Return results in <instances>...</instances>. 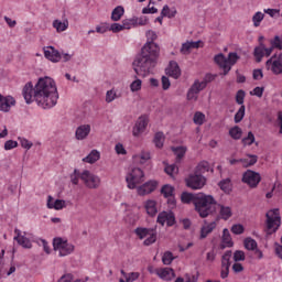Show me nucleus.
Returning a JSON list of instances; mask_svg holds the SVG:
<instances>
[{
  "label": "nucleus",
  "instance_id": "f704fd0d",
  "mask_svg": "<svg viewBox=\"0 0 282 282\" xmlns=\"http://www.w3.org/2000/svg\"><path fill=\"white\" fill-rule=\"evenodd\" d=\"M133 162L135 164H145V162H149L151 160V152L149 151H142L140 154H134L132 156Z\"/></svg>",
  "mask_w": 282,
  "mask_h": 282
},
{
  "label": "nucleus",
  "instance_id": "f257e3e1",
  "mask_svg": "<svg viewBox=\"0 0 282 282\" xmlns=\"http://www.w3.org/2000/svg\"><path fill=\"white\" fill-rule=\"evenodd\" d=\"M22 95L26 105L36 102L42 109H52L58 102L56 82L47 76L40 77L35 85L28 82L22 89Z\"/></svg>",
  "mask_w": 282,
  "mask_h": 282
},
{
  "label": "nucleus",
  "instance_id": "4be33fe9",
  "mask_svg": "<svg viewBox=\"0 0 282 282\" xmlns=\"http://www.w3.org/2000/svg\"><path fill=\"white\" fill-rule=\"evenodd\" d=\"M17 105V100L12 96H6L3 97L0 95V111L3 113H8L12 107Z\"/></svg>",
  "mask_w": 282,
  "mask_h": 282
},
{
  "label": "nucleus",
  "instance_id": "37998d69",
  "mask_svg": "<svg viewBox=\"0 0 282 282\" xmlns=\"http://www.w3.org/2000/svg\"><path fill=\"white\" fill-rule=\"evenodd\" d=\"M121 274L126 279L127 282H133V281H138V279H140L139 272L127 273V272H124V270H121Z\"/></svg>",
  "mask_w": 282,
  "mask_h": 282
},
{
  "label": "nucleus",
  "instance_id": "13d9d810",
  "mask_svg": "<svg viewBox=\"0 0 282 282\" xmlns=\"http://www.w3.org/2000/svg\"><path fill=\"white\" fill-rule=\"evenodd\" d=\"M172 151L174 152V155H176L177 160H182V158L186 155V148L184 147L173 148Z\"/></svg>",
  "mask_w": 282,
  "mask_h": 282
},
{
  "label": "nucleus",
  "instance_id": "f03ea898",
  "mask_svg": "<svg viewBox=\"0 0 282 282\" xmlns=\"http://www.w3.org/2000/svg\"><path fill=\"white\" fill-rule=\"evenodd\" d=\"M160 59V45L158 43L145 42L141 48V54L133 61V70L137 76H149L153 73Z\"/></svg>",
  "mask_w": 282,
  "mask_h": 282
},
{
  "label": "nucleus",
  "instance_id": "09e8293b",
  "mask_svg": "<svg viewBox=\"0 0 282 282\" xmlns=\"http://www.w3.org/2000/svg\"><path fill=\"white\" fill-rule=\"evenodd\" d=\"M265 14H263L261 11H258L252 17V22L254 28H259L261 25V21H263Z\"/></svg>",
  "mask_w": 282,
  "mask_h": 282
},
{
  "label": "nucleus",
  "instance_id": "2f4dec72",
  "mask_svg": "<svg viewBox=\"0 0 282 282\" xmlns=\"http://www.w3.org/2000/svg\"><path fill=\"white\" fill-rule=\"evenodd\" d=\"M259 161V156L256 154H247L245 158L239 159L240 164H242L243 169H248L249 166H254V164Z\"/></svg>",
  "mask_w": 282,
  "mask_h": 282
},
{
  "label": "nucleus",
  "instance_id": "bb28decb",
  "mask_svg": "<svg viewBox=\"0 0 282 282\" xmlns=\"http://www.w3.org/2000/svg\"><path fill=\"white\" fill-rule=\"evenodd\" d=\"M232 246H235V242L232 241V236H230V230H228V228L223 229L220 243L221 250H225V248H232Z\"/></svg>",
  "mask_w": 282,
  "mask_h": 282
},
{
  "label": "nucleus",
  "instance_id": "39448f33",
  "mask_svg": "<svg viewBox=\"0 0 282 282\" xmlns=\"http://www.w3.org/2000/svg\"><path fill=\"white\" fill-rule=\"evenodd\" d=\"M265 234L267 235H274L276 230L281 227V214L279 213V208H274L269 210L265 214Z\"/></svg>",
  "mask_w": 282,
  "mask_h": 282
},
{
  "label": "nucleus",
  "instance_id": "de8ad7c7",
  "mask_svg": "<svg viewBox=\"0 0 282 282\" xmlns=\"http://www.w3.org/2000/svg\"><path fill=\"white\" fill-rule=\"evenodd\" d=\"M69 180L74 186H78V183L80 182V172L78 169L73 171V173L69 175Z\"/></svg>",
  "mask_w": 282,
  "mask_h": 282
},
{
  "label": "nucleus",
  "instance_id": "a19ab883",
  "mask_svg": "<svg viewBox=\"0 0 282 282\" xmlns=\"http://www.w3.org/2000/svg\"><path fill=\"white\" fill-rule=\"evenodd\" d=\"M197 197V194H192L187 192H183L181 195V200L183 204H191V202L195 205V198Z\"/></svg>",
  "mask_w": 282,
  "mask_h": 282
},
{
  "label": "nucleus",
  "instance_id": "a878e982",
  "mask_svg": "<svg viewBox=\"0 0 282 282\" xmlns=\"http://www.w3.org/2000/svg\"><path fill=\"white\" fill-rule=\"evenodd\" d=\"M156 276L162 281H173L175 279V271L171 268H160L156 271Z\"/></svg>",
  "mask_w": 282,
  "mask_h": 282
},
{
  "label": "nucleus",
  "instance_id": "052dcab7",
  "mask_svg": "<svg viewBox=\"0 0 282 282\" xmlns=\"http://www.w3.org/2000/svg\"><path fill=\"white\" fill-rule=\"evenodd\" d=\"M263 12H264V14H269V17H271V19H276V18L281 17V10H279V9H264Z\"/></svg>",
  "mask_w": 282,
  "mask_h": 282
},
{
  "label": "nucleus",
  "instance_id": "a18cd8bd",
  "mask_svg": "<svg viewBox=\"0 0 282 282\" xmlns=\"http://www.w3.org/2000/svg\"><path fill=\"white\" fill-rule=\"evenodd\" d=\"M243 243H245L246 250L254 251L258 248L257 240L252 238H246Z\"/></svg>",
  "mask_w": 282,
  "mask_h": 282
},
{
  "label": "nucleus",
  "instance_id": "72a5a7b5",
  "mask_svg": "<svg viewBox=\"0 0 282 282\" xmlns=\"http://www.w3.org/2000/svg\"><path fill=\"white\" fill-rule=\"evenodd\" d=\"M99 160H100V151L96 149L91 150L87 154V156L82 159V161L85 162L86 164H96V162H98Z\"/></svg>",
  "mask_w": 282,
  "mask_h": 282
},
{
  "label": "nucleus",
  "instance_id": "0eeeda50",
  "mask_svg": "<svg viewBox=\"0 0 282 282\" xmlns=\"http://www.w3.org/2000/svg\"><path fill=\"white\" fill-rule=\"evenodd\" d=\"M142 182H144V171L140 167H131L126 174V184L130 191H135Z\"/></svg>",
  "mask_w": 282,
  "mask_h": 282
},
{
  "label": "nucleus",
  "instance_id": "338daca9",
  "mask_svg": "<svg viewBox=\"0 0 282 282\" xmlns=\"http://www.w3.org/2000/svg\"><path fill=\"white\" fill-rule=\"evenodd\" d=\"M263 91H265V88L258 86L252 91H250V96H257V98H263Z\"/></svg>",
  "mask_w": 282,
  "mask_h": 282
},
{
  "label": "nucleus",
  "instance_id": "58836bf2",
  "mask_svg": "<svg viewBox=\"0 0 282 282\" xmlns=\"http://www.w3.org/2000/svg\"><path fill=\"white\" fill-rule=\"evenodd\" d=\"M229 135L232 140H241L243 130L239 126H235L229 129Z\"/></svg>",
  "mask_w": 282,
  "mask_h": 282
},
{
  "label": "nucleus",
  "instance_id": "4d7b16f0",
  "mask_svg": "<svg viewBox=\"0 0 282 282\" xmlns=\"http://www.w3.org/2000/svg\"><path fill=\"white\" fill-rule=\"evenodd\" d=\"M175 258L173 257V253L172 252H170V251H167V252H165L164 254H163V257H162V263L164 264V265H171V263H173V260H174Z\"/></svg>",
  "mask_w": 282,
  "mask_h": 282
},
{
  "label": "nucleus",
  "instance_id": "dca6fc26",
  "mask_svg": "<svg viewBox=\"0 0 282 282\" xmlns=\"http://www.w3.org/2000/svg\"><path fill=\"white\" fill-rule=\"evenodd\" d=\"M68 204L69 203L65 199L54 198V196L50 195L47 196L46 208L50 210H64V208H67Z\"/></svg>",
  "mask_w": 282,
  "mask_h": 282
},
{
  "label": "nucleus",
  "instance_id": "7ed1b4c3",
  "mask_svg": "<svg viewBox=\"0 0 282 282\" xmlns=\"http://www.w3.org/2000/svg\"><path fill=\"white\" fill-rule=\"evenodd\" d=\"M195 210L198 213L199 217L206 218L215 213L217 206V200L213 195H206L204 193H197L195 198Z\"/></svg>",
  "mask_w": 282,
  "mask_h": 282
},
{
  "label": "nucleus",
  "instance_id": "7c9ffc66",
  "mask_svg": "<svg viewBox=\"0 0 282 282\" xmlns=\"http://www.w3.org/2000/svg\"><path fill=\"white\" fill-rule=\"evenodd\" d=\"M54 30H56V32L58 34H61V32H66V30H68L69 28V20L65 19V20H59L56 19L53 21L52 23Z\"/></svg>",
  "mask_w": 282,
  "mask_h": 282
},
{
  "label": "nucleus",
  "instance_id": "20e7f679",
  "mask_svg": "<svg viewBox=\"0 0 282 282\" xmlns=\"http://www.w3.org/2000/svg\"><path fill=\"white\" fill-rule=\"evenodd\" d=\"M214 61L220 69L224 72V76H228L230 69H232V65L239 61V54L237 52H232L228 54V57L224 56L223 53L215 55Z\"/></svg>",
  "mask_w": 282,
  "mask_h": 282
},
{
  "label": "nucleus",
  "instance_id": "393cba45",
  "mask_svg": "<svg viewBox=\"0 0 282 282\" xmlns=\"http://www.w3.org/2000/svg\"><path fill=\"white\" fill-rule=\"evenodd\" d=\"M89 133H91V126L82 124L77 127L75 131V138L76 140H87V138L89 137Z\"/></svg>",
  "mask_w": 282,
  "mask_h": 282
},
{
  "label": "nucleus",
  "instance_id": "c03bdc74",
  "mask_svg": "<svg viewBox=\"0 0 282 282\" xmlns=\"http://www.w3.org/2000/svg\"><path fill=\"white\" fill-rule=\"evenodd\" d=\"M245 117H246V106L242 105L240 106V108L238 109V111L234 117L236 124H239V122H241V120H243Z\"/></svg>",
  "mask_w": 282,
  "mask_h": 282
},
{
  "label": "nucleus",
  "instance_id": "a211bd4d",
  "mask_svg": "<svg viewBox=\"0 0 282 282\" xmlns=\"http://www.w3.org/2000/svg\"><path fill=\"white\" fill-rule=\"evenodd\" d=\"M44 57L51 63H61V52L54 46H44L43 47Z\"/></svg>",
  "mask_w": 282,
  "mask_h": 282
},
{
  "label": "nucleus",
  "instance_id": "49530a36",
  "mask_svg": "<svg viewBox=\"0 0 282 282\" xmlns=\"http://www.w3.org/2000/svg\"><path fill=\"white\" fill-rule=\"evenodd\" d=\"M219 187L221 188V191H224V193H230V191L232 188V183H231L230 178H225V180L220 181Z\"/></svg>",
  "mask_w": 282,
  "mask_h": 282
},
{
  "label": "nucleus",
  "instance_id": "2eb2a0df",
  "mask_svg": "<svg viewBox=\"0 0 282 282\" xmlns=\"http://www.w3.org/2000/svg\"><path fill=\"white\" fill-rule=\"evenodd\" d=\"M204 89H206V82L196 79L187 91V100H193L194 102L197 101L199 91H204Z\"/></svg>",
  "mask_w": 282,
  "mask_h": 282
},
{
  "label": "nucleus",
  "instance_id": "b1692460",
  "mask_svg": "<svg viewBox=\"0 0 282 282\" xmlns=\"http://www.w3.org/2000/svg\"><path fill=\"white\" fill-rule=\"evenodd\" d=\"M165 74L171 78L177 80L180 76H182V69L180 68V64L177 62H170L169 66L165 69Z\"/></svg>",
  "mask_w": 282,
  "mask_h": 282
},
{
  "label": "nucleus",
  "instance_id": "c85d7f7f",
  "mask_svg": "<svg viewBox=\"0 0 282 282\" xmlns=\"http://www.w3.org/2000/svg\"><path fill=\"white\" fill-rule=\"evenodd\" d=\"M120 98H122V93L118 91V88L112 87L111 89L106 91L105 102H107V105H110V102H113V100H118Z\"/></svg>",
  "mask_w": 282,
  "mask_h": 282
},
{
  "label": "nucleus",
  "instance_id": "69168bd1",
  "mask_svg": "<svg viewBox=\"0 0 282 282\" xmlns=\"http://www.w3.org/2000/svg\"><path fill=\"white\" fill-rule=\"evenodd\" d=\"M243 231H245V228H243V225L241 224H236V225H232L231 227V232L234 235H243Z\"/></svg>",
  "mask_w": 282,
  "mask_h": 282
},
{
  "label": "nucleus",
  "instance_id": "c756f323",
  "mask_svg": "<svg viewBox=\"0 0 282 282\" xmlns=\"http://www.w3.org/2000/svg\"><path fill=\"white\" fill-rule=\"evenodd\" d=\"M217 228V223L212 221V223H205L202 228H200V236L199 239H206Z\"/></svg>",
  "mask_w": 282,
  "mask_h": 282
},
{
  "label": "nucleus",
  "instance_id": "0e129e2a",
  "mask_svg": "<svg viewBox=\"0 0 282 282\" xmlns=\"http://www.w3.org/2000/svg\"><path fill=\"white\" fill-rule=\"evenodd\" d=\"M20 144L22 149H25L26 151H30L32 147H34V143L32 141L25 139V138H20Z\"/></svg>",
  "mask_w": 282,
  "mask_h": 282
},
{
  "label": "nucleus",
  "instance_id": "bf43d9fd",
  "mask_svg": "<svg viewBox=\"0 0 282 282\" xmlns=\"http://www.w3.org/2000/svg\"><path fill=\"white\" fill-rule=\"evenodd\" d=\"M121 28L122 30H131V28H135V19L123 20L121 22Z\"/></svg>",
  "mask_w": 282,
  "mask_h": 282
},
{
  "label": "nucleus",
  "instance_id": "6ab92c4d",
  "mask_svg": "<svg viewBox=\"0 0 282 282\" xmlns=\"http://www.w3.org/2000/svg\"><path fill=\"white\" fill-rule=\"evenodd\" d=\"M158 224L164 226H175V214L173 212H161L156 218Z\"/></svg>",
  "mask_w": 282,
  "mask_h": 282
},
{
  "label": "nucleus",
  "instance_id": "6e6552de",
  "mask_svg": "<svg viewBox=\"0 0 282 282\" xmlns=\"http://www.w3.org/2000/svg\"><path fill=\"white\" fill-rule=\"evenodd\" d=\"M138 239H144L143 246H153L158 241V230L155 228L138 227L134 229Z\"/></svg>",
  "mask_w": 282,
  "mask_h": 282
},
{
  "label": "nucleus",
  "instance_id": "f3484780",
  "mask_svg": "<svg viewBox=\"0 0 282 282\" xmlns=\"http://www.w3.org/2000/svg\"><path fill=\"white\" fill-rule=\"evenodd\" d=\"M14 234V241H17L25 250L32 249V241L30 240V238H28V232L15 229Z\"/></svg>",
  "mask_w": 282,
  "mask_h": 282
},
{
  "label": "nucleus",
  "instance_id": "c9c22d12",
  "mask_svg": "<svg viewBox=\"0 0 282 282\" xmlns=\"http://www.w3.org/2000/svg\"><path fill=\"white\" fill-rule=\"evenodd\" d=\"M208 171H210V164L207 161H202L196 165L194 173L204 175V173H208Z\"/></svg>",
  "mask_w": 282,
  "mask_h": 282
},
{
  "label": "nucleus",
  "instance_id": "3c124183",
  "mask_svg": "<svg viewBox=\"0 0 282 282\" xmlns=\"http://www.w3.org/2000/svg\"><path fill=\"white\" fill-rule=\"evenodd\" d=\"M241 142L243 147H251V144H254V133L248 132L247 137L242 138Z\"/></svg>",
  "mask_w": 282,
  "mask_h": 282
},
{
  "label": "nucleus",
  "instance_id": "412c9836",
  "mask_svg": "<svg viewBox=\"0 0 282 282\" xmlns=\"http://www.w3.org/2000/svg\"><path fill=\"white\" fill-rule=\"evenodd\" d=\"M272 54V47H265V44L260 43L253 51L254 58L257 63L263 61V56H270Z\"/></svg>",
  "mask_w": 282,
  "mask_h": 282
},
{
  "label": "nucleus",
  "instance_id": "e433bc0d",
  "mask_svg": "<svg viewBox=\"0 0 282 282\" xmlns=\"http://www.w3.org/2000/svg\"><path fill=\"white\" fill-rule=\"evenodd\" d=\"M130 91L131 94L142 91V79H140L138 76H134V79L130 83Z\"/></svg>",
  "mask_w": 282,
  "mask_h": 282
},
{
  "label": "nucleus",
  "instance_id": "5701e85b",
  "mask_svg": "<svg viewBox=\"0 0 282 282\" xmlns=\"http://www.w3.org/2000/svg\"><path fill=\"white\" fill-rule=\"evenodd\" d=\"M199 45H202L200 40H198V41H187V42L182 44L180 52L184 56H188V54H191V52H193V50H199Z\"/></svg>",
  "mask_w": 282,
  "mask_h": 282
},
{
  "label": "nucleus",
  "instance_id": "4468645a",
  "mask_svg": "<svg viewBox=\"0 0 282 282\" xmlns=\"http://www.w3.org/2000/svg\"><path fill=\"white\" fill-rule=\"evenodd\" d=\"M232 251L227 250L221 257V270L220 276L223 279H228V274H230V265L232 264Z\"/></svg>",
  "mask_w": 282,
  "mask_h": 282
},
{
  "label": "nucleus",
  "instance_id": "cd10ccee",
  "mask_svg": "<svg viewBox=\"0 0 282 282\" xmlns=\"http://www.w3.org/2000/svg\"><path fill=\"white\" fill-rule=\"evenodd\" d=\"M218 217L219 219H224L225 221H228V219L232 217V207L218 204Z\"/></svg>",
  "mask_w": 282,
  "mask_h": 282
},
{
  "label": "nucleus",
  "instance_id": "423d86ee",
  "mask_svg": "<svg viewBox=\"0 0 282 282\" xmlns=\"http://www.w3.org/2000/svg\"><path fill=\"white\" fill-rule=\"evenodd\" d=\"M53 249L58 257H69V254H74L76 247L67 238L57 237L53 239Z\"/></svg>",
  "mask_w": 282,
  "mask_h": 282
},
{
  "label": "nucleus",
  "instance_id": "1a4fd4ad",
  "mask_svg": "<svg viewBox=\"0 0 282 282\" xmlns=\"http://www.w3.org/2000/svg\"><path fill=\"white\" fill-rule=\"evenodd\" d=\"M80 180L86 188L96 189L100 187V176L91 173L89 170H84L80 173Z\"/></svg>",
  "mask_w": 282,
  "mask_h": 282
},
{
  "label": "nucleus",
  "instance_id": "6e6d98bb",
  "mask_svg": "<svg viewBox=\"0 0 282 282\" xmlns=\"http://www.w3.org/2000/svg\"><path fill=\"white\" fill-rule=\"evenodd\" d=\"M162 17H167L169 19H173L175 14H177V11H171L169 8V4H165L161 11Z\"/></svg>",
  "mask_w": 282,
  "mask_h": 282
},
{
  "label": "nucleus",
  "instance_id": "9b49d317",
  "mask_svg": "<svg viewBox=\"0 0 282 282\" xmlns=\"http://www.w3.org/2000/svg\"><path fill=\"white\" fill-rule=\"evenodd\" d=\"M241 182L243 184H247V186H249V188H257L261 182V174H259L258 172H254L252 170H247L242 174Z\"/></svg>",
  "mask_w": 282,
  "mask_h": 282
},
{
  "label": "nucleus",
  "instance_id": "ddd939ff",
  "mask_svg": "<svg viewBox=\"0 0 282 282\" xmlns=\"http://www.w3.org/2000/svg\"><path fill=\"white\" fill-rule=\"evenodd\" d=\"M148 127H149V117L140 116L132 128L133 138H140V135H142V133L147 131Z\"/></svg>",
  "mask_w": 282,
  "mask_h": 282
},
{
  "label": "nucleus",
  "instance_id": "aec40b11",
  "mask_svg": "<svg viewBox=\"0 0 282 282\" xmlns=\"http://www.w3.org/2000/svg\"><path fill=\"white\" fill-rule=\"evenodd\" d=\"M158 188V182L156 181H148L144 184L137 187V193L141 197L144 195H150V193H153Z\"/></svg>",
  "mask_w": 282,
  "mask_h": 282
},
{
  "label": "nucleus",
  "instance_id": "5fc2aeb1",
  "mask_svg": "<svg viewBox=\"0 0 282 282\" xmlns=\"http://www.w3.org/2000/svg\"><path fill=\"white\" fill-rule=\"evenodd\" d=\"M147 43H155L158 41V33L153 30H148L145 32Z\"/></svg>",
  "mask_w": 282,
  "mask_h": 282
},
{
  "label": "nucleus",
  "instance_id": "f8f14e48",
  "mask_svg": "<svg viewBox=\"0 0 282 282\" xmlns=\"http://www.w3.org/2000/svg\"><path fill=\"white\" fill-rule=\"evenodd\" d=\"M265 67L269 72H272L274 76L282 74V56L273 55L265 62Z\"/></svg>",
  "mask_w": 282,
  "mask_h": 282
},
{
  "label": "nucleus",
  "instance_id": "680f3d73",
  "mask_svg": "<svg viewBox=\"0 0 282 282\" xmlns=\"http://www.w3.org/2000/svg\"><path fill=\"white\" fill-rule=\"evenodd\" d=\"M108 31L109 32H113V34H118V32H122L123 29H122V24L120 23H112L108 26Z\"/></svg>",
  "mask_w": 282,
  "mask_h": 282
},
{
  "label": "nucleus",
  "instance_id": "4c0bfd02",
  "mask_svg": "<svg viewBox=\"0 0 282 282\" xmlns=\"http://www.w3.org/2000/svg\"><path fill=\"white\" fill-rule=\"evenodd\" d=\"M124 17V8L122 6L116 7L111 12V21L118 22Z\"/></svg>",
  "mask_w": 282,
  "mask_h": 282
},
{
  "label": "nucleus",
  "instance_id": "ea45409f",
  "mask_svg": "<svg viewBox=\"0 0 282 282\" xmlns=\"http://www.w3.org/2000/svg\"><path fill=\"white\" fill-rule=\"evenodd\" d=\"M165 140H166V137L164 135V132H156L153 140L156 149H162V147H164Z\"/></svg>",
  "mask_w": 282,
  "mask_h": 282
},
{
  "label": "nucleus",
  "instance_id": "e2e57ef3",
  "mask_svg": "<svg viewBox=\"0 0 282 282\" xmlns=\"http://www.w3.org/2000/svg\"><path fill=\"white\" fill-rule=\"evenodd\" d=\"M243 100H246V91L240 89L236 94V102H237V105H241V107H242Z\"/></svg>",
  "mask_w": 282,
  "mask_h": 282
},
{
  "label": "nucleus",
  "instance_id": "473e14b6",
  "mask_svg": "<svg viewBox=\"0 0 282 282\" xmlns=\"http://www.w3.org/2000/svg\"><path fill=\"white\" fill-rule=\"evenodd\" d=\"M144 208L150 217H155L158 215V202L148 199L144 203Z\"/></svg>",
  "mask_w": 282,
  "mask_h": 282
},
{
  "label": "nucleus",
  "instance_id": "603ef678",
  "mask_svg": "<svg viewBox=\"0 0 282 282\" xmlns=\"http://www.w3.org/2000/svg\"><path fill=\"white\" fill-rule=\"evenodd\" d=\"M162 195L164 197H173V193H175V188L172 185H164L161 189Z\"/></svg>",
  "mask_w": 282,
  "mask_h": 282
},
{
  "label": "nucleus",
  "instance_id": "79ce46f5",
  "mask_svg": "<svg viewBox=\"0 0 282 282\" xmlns=\"http://www.w3.org/2000/svg\"><path fill=\"white\" fill-rule=\"evenodd\" d=\"M193 122H194V124L202 127V124H204L206 122V115H204V112H202V111L195 112Z\"/></svg>",
  "mask_w": 282,
  "mask_h": 282
},
{
  "label": "nucleus",
  "instance_id": "9d476101",
  "mask_svg": "<svg viewBox=\"0 0 282 282\" xmlns=\"http://www.w3.org/2000/svg\"><path fill=\"white\" fill-rule=\"evenodd\" d=\"M185 184L187 188H192V191H202V188L206 186V176L194 172V174H189L185 178Z\"/></svg>",
  "mask_w": 282,
  "mask_h": 282
},
{
  "label": "nucleus",
  "instance_id": "774afa93",
  "mask_svg": "<svg viewBox=\"0 0 282 282\" xmlns=\"http://www.w3.org/2000/svg\"><path fill=\"white\" fill-rule=\"evenodd\" d=\"M271 47L272 51L274 50V47H276L278 50H282V39L279 37V35H276L272 41H271Z\"/></svg>",
  "mask_w": 282,
  "mask_h": 282
},
{
  "label": "nucleus",
  "instance_id": "864d4df0",
  "mask_svg": "<svg viewBox=\"0 0 282 282\" xmlns=\"http://www.w3.org/2000/svg\"><path fill=\"white\" fill-rule=\"evenodd\" d=\"M232 259H234L235 263H239V261H246V252H243L241 250H236L232 253Z\"/></svg>",
  "mask_w": 282,
  "mask_h": 282
},
{
  "label": "nucleus",
  "instance_id": "8fccbe9b",
  "mask_svg": "<svg viewBox=\"0 0 282 282\" xmlns=\"http://www.w3.org/2000/svg\"><path fill=\"white\" fill-rule=\"evenodd\" d=\"M164 171L167 175H170V177H173L174 175H177L180 169L175 164H166Z\"/></svg>",
  "mask_w": 282,
  "mask_h": 282
}]
</instances>
